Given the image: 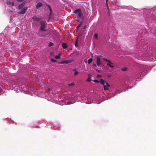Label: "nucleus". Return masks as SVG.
I'll return each mask as SVG.
<instances>
[{
	"instance_id": "obj_1",
	"label": "nucleus",
	"mask_w": 156,
	"mask_h": 156,
	"mask_svg": "<svg viewBox=\"0 0 156 156\" xmlns=\"http://www.w3.org/2000/svg\"><path fill=\"white\" fill-rule=\"evenodd\" d=\"M25 4V1H24L22 3L19 5L18 6V9H21V10L20 11L17 12L19 14H24L25 13L27 9V7H25L23 8Z\"/></svg>"
},
{
	"instance_id": "obj_2",
	"label": "nucleus",
	"mask_w": 156,
	"mask_h": 156,
	"mask_svg": "<svg viewBox=\"0 0 156 156\" xmlns=\"http://www.w3.org/2000/svg\"><path fill=\"white\" fill-rule=\"evenodd\" d=\"M40 24L41 26L38 30V32L39 33H43V31H46V30L45 29V28L46 27L47 23L46 21L43 20L41 21H40Z\"/></svg>"
},
{
	"instance_id": "obj_3",
	"label": "nucleus",
	"mask_w": 156,
	"mask_h": 156,
	"mask_svg": "<svg viewBox=\"0 0 156 156\" xmlns=\"http://www.w3.org/2000/svg\"><path fill=\"white\" fill-rule=\"evenodd\" d=\"M74 12L75 14H77L78 16L80 18L81 17L82 15L81 10L80 9H78L74 11Z\"/></svg>"
},
{
	"instance_id": "obj_4",
	"label": "nucleus",
	"mask_w": 156,
	"mask_h": 156,
	"mask_svg": "<svg viewBox=\"0 0 156 156\" xmlns=\"http://www.w3.org/2000/svg\"><path fill=\"white\" fill-rule=\"evenodd\" d=\"M73 61V60H62L61 62H59V63L61 64H67L68 63H70L72 62Z\"/></svg>"
},
{
	"instance_id": "obj_5",
	"label": "nucleus",
	"mask_w": 156,
	"mask_h": 156,
	"mask_svg": "<svg viewBox=\"0 0 156 156\" xmlns=\"http://www.w3.org/2000/svg\"><path fill=\"white\" fill-rule=\"evenodd\" d=\"M102 62L101 61V58L100 57L98 56L97 58V60L96 63L97 65L98 66H100L101 64H102Z\"/></svg>"
},
{
	"instance_id": "obj_6",
	"label": "nucleus",
	"mask_w": 156,
	"mask_h": 156,
	"mask_svg": "<svg viewBox=\"0 0 156 156\" xmlns=\"http://www.w3.org/2000/svg\"><path fill=\"white\" fill-rule=\"evenodd\" d=\"M106 84V85H104V89L105 90H108V87L110 86V85H109L107 81H105V83Z\"/></svg>"
},
{
	"instance_id": "obj_7",
	"label": "nucleus",
	"mask_w": 156,
	"mask_h": 156,
	"mask_svg": "<svg viewBox=\"0 0 156 156\" xmlns=\"http://www.w3.org/2000/svg\"><path fill=\"white\" fill-rule=\"evenodd\" d=\"M32 20L34 21H38L40 20V19L37 17L36 16H34L32 18Z\"/></svg>"
},
{
	"instance_id": "obj_8",
	"label": "nucleus",
	"mask_w": 156,
	"mask_h": 156,
	"mask_svg": "<svg viewBox=\"0 0 156 156\" xmlns=\"http://www.w3.org/2000/svg\"><path fill=\"white\" fill-rule=\"evenodd\" d=\"M6 4L8 5H11L12 6H13L14 5V3L13 2H11L10 1L8 0L6 2Z\"/></svg>"
},
{
	"instance_id": "obj_9",
	"label": "nucleus",
	"mask_w": 156,
	"mask_h": 156,
	"mask_svg": "<svg viewBox=\"0 0 156 156\" xmlns=\"http://www.w3.org/2000/svg\"><path fill=\"white\" fill-rule=\"evenodd\" d=\"M42 5V4L40 2H38L36 5V8L37 9H39L41 6Z\"/></svg>"
},
{
	"instance_id": "obj_10",
	"label": "nucleus",
	"mask_w": 156,
	"mask_h": 156,
	"mask_svg": "<svg viewBox=\"0 0 156 156\" xmlns=\"http://www.w3.org/2000/svg\"><path fill=\"white\" fill-rule=\"evenodd\" d=\"M99 82L102 85L104 86L105 83V81L104 80H103V79H101L100 80Z\"/></svg>"
},
{
	"instance_id": "obj_11",
	"label": "nucleus",
	"mask_w": 156,
	"mask_h": 156,
	"mask_svg": "<svg viewBox=\"0 0 156 156\" xmlns=\"http://www.w3.org/2000/svg\"><path fill=\"white\" fill-rule=\"evenodd\" d=\"M62 46L65 49L66 48H67V47H68L67 45V44L66 43H63L62 44Z\"/></svg>"
},
{
	"instance_id": "obj_12",
	"label": "nucleus",
	"mask_w": 156,
	"mask_h": 156,
	"mask_svg": "<svg viewBox=\"0 0 156 156\" xmlns=\"http://www.w3.org/2000/svg\"><path fill=\"white\" fill-rule=\"evenodd\" d=\"M112 63L110 61L109 62H108L107 64L111 68H113L114 67V66L112 65Z\"/></svg>"
},
{
	"instance_id": "obj_13",
	"label": "nucleus",
	"mask_w": 156,
	"mask_h": 156,
	"mask_svg": "<svg viewBox=\"0 0 156 156\" xmlns=\"http://www.w3.org/2000/svg\"><path fill=\"white\" fill-rule=\"evenodd\" d=\"M128 67L126 66L124 67L121 69V70L123 71H125L127 70Z\"/></svg>"
},
{
	"instance_id": "obj_14",
	"label": "nucleus",
	"mask_w": 156,
	"mask_h": 156,
	"mask_svg": "<svg viewBox=\"0 0 156 156\" xmlns=\"http://www.w3.org/2000/svg\"><path fill=\"white\" fill-rule=\"evenodd\" d=\"M91 81V79L90 78V74H88V77L86 81L87 82H90Z\"/></svg>"
},
{
	"instance_id": "obj_15",
	"label": "nucleus",
	"mask_w": 156,
	"mask_h": 156,
	"mask_svg": "<svg viewBox=\"0 0 156 156\" xmlns=\"http://www.w3.org/2000/svg\"><path fill=\"white\" fill-rule=\"evenodd\" d=\"M46 6H47L48 7V9H49V10H50V11L51 12V10H52V9H51V7L50 5H49V4H47V3L46 4Z\"/></svg>"
},
{
	"instance_id": "obj_16",
	"label": "nucleus",
	"mask_w": 156,
	"mask_h": 156,
	"mask_svg": "<svg viewBox=\"0 0 156 156\" xmlns=\"http://www.w3.org/2000/svg\"><path fill=\"white\" fill-rule=\"evenodd\" d=\"M60 54H58V55H56L55 58L56 59H58L60 58Z\"/></svg>"
},
{
	"instance_id": "obj_17",
	"label": "nucleus",
	"mask_w": 156,
	"mask_h": 156,
	"mask_svg": "<svg viewBox=\"0 0 156 156\" xmlns=\"http://www.w3.org/2000/svg\"><path fill=\"white\" fill-rule=\"evenodd\" d=\"M94 37L97 40H98V34H95L94 35Z\"/></svg>"
},
{
	"instance_id": "obj_18",
	"label": "nucleus",
	"mask_w": 156,
	"mask_h": 156,
	"mask_svg": "<svg viewBox=\"0 0 156 156\" xmlns=\"http://www.w3.org/2000/svg\"><path fill=\"white\" fill-rule=\"evenodd\" d=\"M82 22H80V23H79V24L77 26V27H76V28L77 29H78V28H79V27H80V26H81V24H82Z\"/></svg>"
},
{
	"instance_id": "obj_19",
	"label": "nucleus",
	"mask_w": 156,
	"mask_h": 156,
	"mask_svg": "<svg viewBox=\"0 0 156 156\" xmlns=\"http://www.w3.org/2000/svg\"><path fill=\"white\" fill-rule=\"evenodd\" d=\"M92 61V59L91 58H89L88 61V63L89 64H90Z\"/></svg>"
},
{
	"instance_id": "obj_20",
	"label": "nucleus",
	"mask_w": 156,
	"mask_h": 156,
	"mask_svg": "<svg viewBox=\"0 0 156 156\" xmlns=\"http://www.w3.org/2000/svg\"><path fill=\"white\" fill-rule=\"evenodd\" d=\"M47 34H46V35H47ZM39 35L40 36V37H45L46 36V34H40Z\"/></svg>"
},
{
	"instance_id": "obj_21",
	"label": "nucleus",
	"mask_w": 156,
	"mask_h": 156,
	"mask_svg": "<svg viewBox=\"0 0 156 156\" xmlns=\"http://www.w3.org/2000/svg\"><path fill=\"white\" fill-rule=\"evenodd\" d=\"M75 70V73L74 74V75L76 76L77 75L78 73V72L76 71V69H74Z\"/></svg>"
},
{
	"instance_id": "obj_22",
	"label": "nucleus",
	"mask_w": 156,
	"mask_h": 156,
	"mask_svg": "<svg viewBox=\"0 0 156 156\" xmlns=\"http://www.w3.org/2000/svg\"><path fill=\"white\" fill-rule=\"evenodd\" d=\"M75 45L76 47H77L78 46V42H77V39L76 40V42L75 43Z\"/></svg>"
},
{
	"instance_id": "obj_23",
	"label": "nucleus",
	"mask_w": 156,
	"mask_h": 156,
	"mask_svg": "<svg viewBox=\"0 0 156 156\" xmlns=\"http://www.w3.org/2000/svg\"><path fill=\"white\" fill-rule=\"evenodd\" d=\"M102 59L105 61L107 62H109L110 61L109 60H108V59L105 58H102Z\"/></svg>"
},
{
	"instance_id": "obj_24",
	"label": "nucleus",
	"mask_w": 156,
	"mask_h": 156,
	"mask_svg": "<svg viewBox=\"0 0 156 156\" xmlns=\"http://www.w3.org/2000/svg\"><path fill=\"white\" fill-rule=\"evenodd\" d=\"M74 85V84L73 83H70V84H69L68 85L69 86H73Z\"/></svg>"
},
{
	"instance_id": "obj_25",
	"label": "nucleus",
	"mask_w": 156,
	"mask_h": 156,
	"mask_svg": "<svg viewBox=\"0 0 156 156\" xmlns=\"http://www.w3.org/2000/svg\"><path fill=\"white\" fill-rule=\"evenodd\" d=\"M93 81L95 83H98L99 82V81L97 80H93Z\"/></svg>"
},
{
	"instance_id": "obj_26",
	"label": "nucleus",
	"mask_w": 156,
	"mask_h": 156,
	"mask_svg": "<svg viewBox=\"0 0 156 156\" xmlns=\"http://www.w3.org/2000/svg\"><path fill=\"white\" fill-rule=\"evenodd\" d=\"M51 62H57L56 60L54 59H51Z\"/></svg>"
},
{
	"instance_id": "obj_27",
	"label": "nucleus",
	"mask_w": 156,
	"mask_h": 156,
	"mask_svg": "<svg viewBox=\"0 0 156 156\" xmlns=\"http://www.w3.org/2000/svg\"><path fill=\"white\" fill-rule=\"evenodd\" d=\"M53 45H54V44L51 42H50V43L49 44V46H53Z\"/></svg>"
},
{
	"instance_id": "obj_28",
	"label": "nucleus",
	"mask_w": 156,
	"mask_h": 156,
	"mask_svg": "<svg viewBox=\"0 0 156 156\" xmlns=\"http://www.w3.org/2000/svg\"><path fill=\"white\" fill-rule=\"evenodd\" d=\"M52 10H51V12H50V13H49V16H51L52 14Z\"/></svg>"
},
{
	"instance_id": "obj_29",
	"label": "nucleus",
	"mask_w": 156,
	"mask_h": 156,
	"mask_svg": "<svg viewBox=\"0 0 156 156\" xmlns=\"http://www.w3.org/2000/svg\"><path fill=\"white\" fill-rule=\"evenodd\" d=\"M72 103H71V102H70V101H69V102H68L67 103V105H70V104H71Z\"/></svg>"
},
{
	"instance_id": "obj_30",
	"label": "nucleus",
	"mask_w": 156,
	"mask_h": 156,
	"mask_svg": "<svg viewBox=\"0 0 156 156\" xmlns=\"http://www.w3.org/2000/svg\"><path fill=\"white\" fill-rule=\"evenodd\" d=\"M108 0H106V4L107 5V7H108V5H107V1H108Z\"/></svg>"
},
{
	"instance_id": "obj_31",
	"label": "nucleus",
	"mask_w": 156,
	"mask_h": 156,
	"mask_svg": "<svg viewBox=\"0 0 156 156\" xmlns=\"http://www.w3.org/2000/svg\"><path fill=\"white\" fill-rule=\"evenodd\" d=\"M93 67H96L97 66L96 65V64H94L93 65Z\"/></svg>"
},
{
	"instance_id": "obj_32",
	"label": "nucleus",
	"mask_w": 156,
	"mask_h": 156,
	"mask_svg": "<svg viewBox=\"0 0 156 156\" xmlns=\"http://www.w3.org/2000/svg\"><path fill=\"white\" fill-rule=\"evenodd\" d=\"M111 74H109V75H108V76H107V77H111Z\"/></svg>"
},
{
	"instance_id": "obj_33",
	"label": "nucleus",
	"mask_w": 156,
	"mask_h": 156,
	"mask_svg": "<svg viewBox=\"0 0 156 156\" xmlns=\"http://www.w3.org/2000/svg\"><path fill=\"white\" fill-rule=\"evenodd\" d=\"M101 76V75H100L98 74V75H97V77H100Z\"/></svg>"
},
{
	"instance_id": "obj_34",
	"label": "nucleus",
	"mask_w": 156,
	"mask_h": 156,
	"mask_svg": "<svg viewBox=\"0 0 156 156\" xmlns=\"http://www.w3.org/2000/svg\"><path fill=\"white\" fill-rule=\"evenodd\" d=\"M86 28V26H84L83 27V29H84Z\"/></svg>"
},
{
	"instance_id": "obj_35",
	"label": "nucleus",
	"mask_w": 156,
	"mask_h": 156,
	"mask_svg": "<svg viewBox=\"0 0 156 156\" xmlns=\"http://www.w3.org/2000/svg\"><path fill=\"white\" fill-rule=\"evenodd\" d=\"M93 55H92V57H93Z\"/></svg>"
}]
</instances>
